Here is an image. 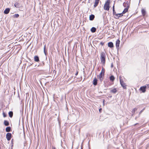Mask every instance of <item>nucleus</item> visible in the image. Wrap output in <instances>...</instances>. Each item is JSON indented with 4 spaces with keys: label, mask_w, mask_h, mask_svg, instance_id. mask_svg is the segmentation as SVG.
I'll return each mask as SVG.
<instances>
[{
    "label": "nucleus",
    "mask_w": 149,
    "mask_h": 149,
    "mask_svg": "<svg viewBox=\"0 0 149 149\" xmlns=\"http://www.w3.org/2000/svg\"><path fill=\"white\" fill-rule=\"evenodd\" d=\"M106 54L104 52H102L100 54V59L101 63L104 65L105 63Z\"/></svg>",
    "instance_id": "1"
},
{
    "label": "nucleus",
    "mask_w": 149,
    "mask_h": 149,
    "mask_svg": "<svg viewBox=\"0 0 149 149\" xmlns=\"http://www.w3.org/2000/svg\"><path fill=\"white\" fill-rule=\"evenodd\" d=\"M110 0H107L105 2L104 5V9L105 10H109L110 8Z\"/></svg>",
    "instance_id": "2"
},
{
    "label": "nucleus",
    "mask_w": 149,
    "mask_h": 149,
    "mask_svg": "<svg viewBox=\"0 0 149 149\" xmlns=\"http://www.w3.org/2000/svg\"><path fill=\"white\" fill-rule=\"evenodd\" d=\"M147 86L148 88L149 87V84H146L145 86L141 87L139 89V90L141 91L143 93H145L146 91V89Z\"/></svg>",
    "instance_id": "3"
},
{
    "label": "nucleus",
    "mask_w": 149,
    "mask_h": 149,
    "mask_svg": "<svg viewBox=\"0 0 149 149\" xmlns=\"http://www.w3.org/2000/svg\"><path fill=\"white\" fill-rule=\"evenodd\" d=\"M121 77L120 76L119 78L120 80V84L123 87V88L124 89H126V85H125V84L124 82L123 81V80L121 79Z\"/></svg>",
    "instance_id": "4"
},
{
    "label": "nucleus",
    "mask_w": 149,
    "mask_h": 149,
    "mask_svg": "<svg viewBox=\"0 0 149 149\" xmlns=\"http://www.w3.org/2000/svg\"><path fill=\"white\" fill-rule=\"evenodd\" d=\"M104 75V74L100 73L99 75H97V77L100 79V81H102L103 80Z\"/></svg>",
    "instance_id": "5"
},
{
    "label": "nucleus",
    "mask_w": 149,
    "mask_h": 149,
    "mask_svg": "<svg viewBox=\"0 0 149 149\" xmlns=\"http://www.w3.org/2000/svg\"><path fill=\"white\" fill-rule=\"evenodd\" d=\"M12 134L11 133H8L6 135V138L8 141H10L11 138Z\"/></svg>",
    "instance_id": "6"
},
{
    "label": "nucleus",
    "mask_w": 149,
    "mask_h": 149,
    "mask_svg": "<svg viewBox=\"0 0 149 149\" xmlns=\"http://www.w3.org/2000/svg\"><path fill=\"white\" fill-rule=\"evenodd\" d=\"M120 42V40L118 39L116 41V49L118 50L119 47V45Z\"/></svg>",
    "instance_id": "7"
},
{
    "label": "nucleus",
    "mask_w": 149,
    "mask_h": 149,
    "mask_svg": "<svg viewBox=\"0 0 149 149\" xmlns=\"http://www.w3.org/2000/svg\"><path fill=\"white\" fill-rule=\"evenodd\" d=\"M123 16V13H118L115 15V16L114 17L116 19H118L119 17H120Z\"/></svg>",
    "instance_id": "8"
},
{
    "label": "nucleus",
    "mask_w": 149,
    "mask_h": 149,
    "mask_svg": "<svg viewBox=\"0 0 149 149\" xmlns=\"http://www.w3.org/2000/svg\"><path fill=\"white\" fill-rule=\"evenodd\" d=\"M123 16V13H118L115 15V16L114 17L116 19H118L119 17H120Z\"/></svg>",
    "instance_id": "9"
},
{
    "label": "nucleus",
    "mask_w": 149,
    "mask_h": 149,
    "mask_svg": "<svg viewBox=\"0 0 149 149\" xmlns=\"http://www.w3.org/2000/svg\"><path fill=\"white\" fill-rule=\"evenodd\" d=\"M108 46L110 48H112L113 47V44L112 42H109L108 43Z\"/></svg>",
    "instance_id": "10"
},
{
    "label": "nucleus",
    "mask_w": 149,
    "mask_h": 149,
    "mask_svg": "<svg viewBox=\"0 0 149 149\" xmlns=\"http://www.w3.org/2000/svg\"><path fill=\"white\" fill-rule=\"evenodd\" d=\"M10 11V9L9 8H6L4 11V13L7 14L9 13Z\"/></svg>",
    "instance_id": "11"
},
{
    "label": "nucleus",
    "mask_w": 149,
    "mask_h": 149,
    "mask_svg": "<svg viewBox=\"0 0 149 149\" xmlns=\"http://www.w3.org/2000/svg\"><path fill=\"white\" fill-rule=\"evenodd\" d=\"M34 60L36 62H39L40 61L39 57L37 56H35L34 57Z\"/></svg>",
    "instance_id": "12"
},
{
    "label": "nucleus",
    "mask_w": 149,
    "mask_h": 149,
    "mask_svg": "<svg viewBox=\"0 0 149 149\" xmlns=\"http://www.w3.org/2000/svg\"><path fill=\"white\" fill-rule=\"evenodd\" d=\"M97 80L96 78H95L93 81V84L95 86L97 84Z\"/></svg>",
    "instance_id": "13"
},
{
    "label": "nucleus",
    "mask_w": 149,
    "mask_h": 149,
    "mask_svg": "<svg viewBox=\"0 0 149 149\" xmlns=\"http://www.w3.org/2000/svg\"><path fill=\"white\" fill-rule=\"evenodd\" d=\"M100 0H95V2L94 5V8L96 7L98 5Z\"/></svg>",
    "instance_id": "14"
},
{
    "label": "nucleus",
    "mask_w": 149,
    "mask_h": 149,
    "mask_svg": "<svg viewBox=\"0 0 149 149\" xmlns=\"http://www.w3.org/2000/svg\"><path fill=\"white\" fill-rule=\"evenodd\" d=\"M117 90L116 88L111 89L110 91L111 93H116L117 92Z\"/></svg>",
    "instance_id": "15"
},
{
    "label": "nucleus",
    "mask_w": 149,
    "mask_h": 149,
    "mask_svg": "<svg viewBox=\"0 0 149 149\" xmlns=\"http://www.w3.org/2000/svg\"><path fill=\"white\" fill-rule=\"evenodd\" d=\"M95 15H93L91 14L90 16L89 17V20L91 21L93 20L95 18Z\"/></svg>",
    "instance_id": "16"
},
{
    "label": "nucleus",
    "mask_w": 149,
    "mask_h": 149,
    "mask_svg": "<svg viewBox=\"0 0 149 149\" xmlns=\"http://www.w3.org/2000/svg\"><path fill=\"white\" fill-rule=\"evenodd\" d=\"M14 6L17 8H19L20 7V4L18 2H17L15 3Z\"/></svg>",
    "instance_id": "17"
},
{
    "label": "nucleus",
    "mask_w": 149,
    "mask_h": 149,
    "mask_svg": "<svg viewBox=\"0 0 149 149\" xmlns=\"http://www.w3.org/2000/svg\"><path fill=\"white\" fill-rule=\"evenodd\" d=\"M96 31V29L94 27H92L91 29V31L92 33H95Z\"/></svg>",
    "instance_id": "18"
},
{
    "label": "nucleus",
    "mask_w": 149,
    "mask_h": 149,
    "mask_svg": "<svg viewBox=\"0 0 149 149\" xmlns=\"http://www.w3.org/2000/svg\"><path fill=\"white\" fill-rule=\"evenodd\" d=\"M4 124L6 126H8L9 125V122L6 120H5L4 122Z\"/></svg>",
    "instance_id": "19"
},
{
    "label": "nucleus",
    "mask_w": 149,
    "mask_h": 149,
    "mask_svg": "<svg viewBox=\"0 0 149 149\" xmlns=\"http://www.w3.org/2000/svg\"><path fill=\"white\" fill-rule=\"evenodd\" d=\"M8 115H9V116L10 118H12L13 116V112L12 111H9L8 113Z\"/></svg>",
    "instance_id": "20"
},
{
    "label": "nucleus",
    "mask_w": 149,
    "mask_h": 149,
    "mask_svg": "<svg viewBox=\"0 0 149 149\" xmlns=\"http://www.w3.org/2000/svg\"><path fill=\"white\" fill-rule=\"evenodd\" d=\"M11 128L10 127H7L6 129V131L7 132H8L11 131Z\"/></svg>",
    "instance_id": "21"
},
{
    "label": "nucleus",
    "mask_w": 149,
    "mask_h": 149,
    "mask_svg": "<svg viewBox=\"0 0 149 149\" xmlns=\"http://www.w3.org/2000/svg\"><path fill=\"white\" fill-rule=\"evenodd\" d=\"M137 110V109L136 108H134L133 109L132 111V116L135 113L136 111Z\"/></svg>",
    "instance_id": "22"
},
{
    "label": "nucleus",
    "mask_w": 149,
    "mask_h": 149,
    "mask_svg": "<svg viewBox=\"0 0 149 149\" xmlns=\"http://www.w3.org/2000/svg\"><path fill=\"white\" fill-rule=\"evenodd\" d=\"M128 7H127L126 8L124 9V10L123 11V12H122V13H123V14H125V13H126L128 11Z\"/></svg>",
    "instance_id": "23"
},
{
    "label": "nucleus",
    "mask_w": 149,
    "mask_h": 149,
    "mask_svg": "<svg viewBox=\"0 0 149 149\" xmlns=\"http://www.w3.org/2000/svg\"><path fill=\"white\" fill-rule=\"evenodd\" d=\"M110 79L112 81H113L115 79V78L113 76L111 75L110 77Z\"/></svg>",
    "instance_id": "24"
},
{
    "label": "nucleus",
    "mask_w": 149,
    "mask_h": 149,
    "mask_svg": "<svg viewBox=\"0 0 149 149\" xmlns=\"http://www.w3.org/2000/svg\"><path fill=\"white\" fill-rule=\"evenodd\" d=\"M141 12L143 15L144 16L146 15V11L144 9H142V10Z\"/></svg>",
    "instance_id": "25"
},
{
    "label": "nucleus",
    "mask_w": 149,
    "mask_h": 149,
    "mask_svg": "<svg viewBox=\"0 0 149 149\" xmlns=\"http://www.w3.org/2000/svg\"><path fill=\"white\" fill-rule=\"evenodd\" d=\"M105 69L103 68H102V70H101V71L100 72V73H101L102 74H104V73L105 72Z\"/></svg>",
    "instance_id": "26"
},
{
    "label": "nucleus",
    "mask_w": 149,
    "mask_h": 149,
    "mask_svg": "<svg viewBox=\"0 0 149 149\" xmlns=\"http://www.w3.org/2000/svg\"><path fill=\"white\" fill-rule=\"evenodd\" d=\"M19 16V15L18 14H16L13 15V17L15 18H18Z\"/></svg>",
    "instance_id": "27"
},
{
    "label": "nucleus",
    "mask_w": 149,
    "mask_h": 149,
    "mask_svg": "<svg viewBox=\"0 0 149 149\" xmlns=\"http://www.w3.org/2000/svg\"><path fill=\"white\" fill-rule=\"evenodd\" d=\"M45 50H46V45H45L44 47V52L45 54V55H46V52Z\"/></svg>",
    "instance_id": "28"
},
{
    "label": "nucleus",
    "mask_w": 149,
    "mask_h": 149,
    "mask_svg": "<svg viewBox=\"0 0 149 149\" xmlns=\"http://www.w3.org/2000/svg\"><path fill=\"white\" fill-rule=\"evenodd\" d=\"M3 115L4 117H6L7 116V114L4 112H3Z\"/></svg>",
    "instance_id": "29"
},
{
    "label": "nucleus",
    "mask_w": 149,
    "mask_h": 149,
    "mask_svg": "<svg viewBox=\"0 0 149 149\" xmlns=\"http://www.w3.org/2000/svg\"><path fill=\"white\" fill-rule=\"evenodd\" d=\"M113 15H115H115L116 14H117L116 13L115 10H113Z\"/></svg>",
    "instance_id": "30"
},
{
    "label": "nucleus",
    "mask_w": 149,
    "mask_h": 149,
    "mask_svg": "<svg viewBox=\"0 0 149 149\" xmlns=\"http://www.w3.org/2000/svg\"><path fill=\"white\" fill-rule=\"evenodd\" d=\"M145 109V108H144L139 113V115L140 114L144 111V110Z\"/></svg>",
    "instance_id": "31"
},
{
    "label": "nucleus",
    "mask_w": 149,
    "mask_h": 149,
    "mask_svg": "<svg viewBox=\"0 0 149 149\" xmlns=\"http://www.w3.org/2000/svg\"><path fill=\"white\" fill-rule=\"evenodd\" d=\"M100 44L101 45H103L104 44V43L103 42H100Z\"/></svg>",
    "instance_id": "32"
},
{
    "label": "nucleus",
    "mask_w": 149,
    "mask_h": 149,
    "mask_svg": "<svg viewBox=\"0 0 149 149\" xmlns=\"http://www.w3.org/2000/svg\"><path fill=\"white\" fill-rule=\"evenodd\" d=\"M78 71H77L76 73L75 74V75L76 76H77V74H78Z\"/></svg>",
    "instance_id": "33"
},
{
    "label": "nucleus",
    "mask_w": 149,
    "mask_h": 149,
    "mask_svg": "<svg viewBox=\"0 0 149 149\" xmlns=\"http://www.w3.org/2000/svg\"><path fill=\"white\" fill-rule=\"evenodd\" d=\"M113 10H115V8H114V5L113 6Z\"/></svg>",
    "instance_id": "34"
},
{
    "label": "nucleus",
    "mask_w": 149,
    "mask_h": 149,
    "mask_svg": "<svg viewBox=\"0 0 149 149\" xmlns=\"http://www.w3.org/2000/svg\"><path fill=\"white\" fill-rule=\"evenodd\" d=\"M111 67L112 68L113 66V64H111Z\"/></svg>",
    "instance_id": "35"
},
{
    "label": "nucleus",
    "mask_w": 149,
    "mask_h": 149,
    "mask_svg": "<svg viewBox=\"0 0 149 149\" xmlns=\"http://www.w3.org/2000/svg\"><path fill=\"white\" fill-rule=\"evenodd\" d=\"M92 0H89V1H88V3H90V2L91 1H92Z\"/></svg>",
    "instance_id": "36"
},
{
    "label": "nucleus",
    "mask_w": 149,
    "mask_h": 149,
    "mask_svg": "<svg viewBox=\"0 0 149 149\" xmlns=\"http://www.w3.org/2000/svg\"><path fill=\"white\" fill-rule=\"evenodd\" d=\"M33 64V63H31L30 65H29V66H30L31 65H32V64Z\"/></svg>",
    "instance_id": "37"
},
{
    "label": "nucleus",
    "mask_w": 149,
    "mask_h": 149,
    "mask_svg": "<svg viewBox=\"0 0 149 149\" xmlns=\"http://www.w3.org/2000/svg\"><path fill=\"white\" fill-rule=\"evenodd\" d=\"M101 110H102V109H99V111H100H100Z\"/></svg>",
    "instance_id": "38"
},
{
    "label": "nucleus",
    "mask_w": 149,
    "mask_h": 149,
    "mask_svg": "<svg viewBox=\"0 0 149 149\" xmlns=\"http://www.w3.org/2000/svg\"><path fill=\"white\" fill-rule=\"evenodd\" d=\"M53 149H56L55 147H54V148H53Z\"/></svg>",
    "instance_id": "39"
},
{
    "label": "nucleus",
    "mask_w": 149,
    "mask_h": 149,
    "mask_svg": "<svg viewBox=\"0 0 149 149\" xmlns=\"http://www.w3.org/2000/svg\"><path fill=\"white\" fill-rule=\"evenodd\" d=\"M104 100H103V102H104Z\"/></svg>",
    "instance_id": "40"
}]
</instances>
